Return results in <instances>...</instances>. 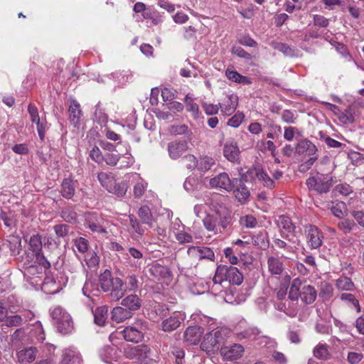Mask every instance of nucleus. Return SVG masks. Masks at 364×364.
I'll list each match as a JSON object with an SVG mask.
<instances>
[{"mask_svg":"<svg viewBox=\"0 0 364 364\" xmlns=\"http://www.w3.org/2000/svg\"><path fill=\"white\" fill-rule=\"evenodd\" d=\"M231 221L230 211L225 206L219 205L205 217L203 223L208 231L216 234L222 232L221 228L226 229L230 225Z\"/></svg>","mask_w":364,"mask_h":364,"instance_id":"1","label":"nucleus"},{"mask_svg":"<svg viewBox=\"0 0 364 364\" xmlns=\"http://www.w3.org/2000/svg\"><path fill=\"white\" fill-rule=\"evenodd\" d=\"M99 281L102 290L108 292L112 300L119 301L127 292V283L119 277H113L109 270L100 275Z\"/></svg>","mask_w":364,"mask_h":364,"instance_id":"2","label":"nucleus"},{"mask_svg":"<svg viewBox=\"0 0 364 364\" xmlns=\"http://www.w3.org/2000/svg\"><path fill=\"white\" fill-rule=\"evenodd\" d=\"M230 331L225 328H217L207 333L200 343V348L208 355L216 353L220 346L224 343Z\"/></svg>","mask_w":364,"mask_h":364,"instance_id":"3","label":"nucleus"},{"mask_svg":"<svg viewBox=\"0 0 364 364\" xmlns=\"http://www.w3.org/2000/svg\"><path fill=\"white\" fill-rule=\"evenodd\" d=\"M50 314L57 331L62 334L70 333L74 324L70 315L60 306L50 309Z\"/></svg>","mask_w":364,"mask_h":364,"instance_id":"4","label":"nucleus"},{"mask_svg":"<svg viewBox=\"0 0 364 364\" xmlns=\"http://www.w3.org/2000/svg\"><path fill=\"white\" fill-rule=\"evenodd\" d=\"M306 185L309 190L318 193H326L330 191L333 185V178L328 175L311 176L306 179Z\"/></svg>","mask_w":364,"mask_h":364,"instance_id":"5","label":"nucleus"},{"mask_svg":"<svg viewBox=\"0 0 364 364\" xmlns=\"http://www.w3.org/2000/svg\"><path fill=\"white\" fill-rule=\"evenodd\" d=\"M107 221L102 215L97 213H87L85 215V227L97 233H107Z\"/></svg>","mask_w":364,"mask_h":364,"instance_id":"6","label":"nucleus"},{"mask_svg":"<svg viewBox=\"0 0 364 364\" xmlns=\"http://www.w3.org/2000/svg\"><path fill=\"white\" fill-rule=\"evenodd\" d=\"M304 233L307 245L311 249H318L322 245L323 234L316 225H306L304 226Z\"/></svg>","mask_w":364,"mask_h":364,"instance_id":"7","label":"nucleus"},{"mask_svg":"<svg viewBox=\"0 0 364 364\" xmlns=\"http://www.w3.org/2000/svg\"><path fill=\"white\" fill-rule=\"evenodd\" d=\"M117 335H121L127 341L138 343L144 338L142 326L139 328L136 326H127L120 332L112 333L109 336V340L113 342Z\"/></svg>","mask_w":364,"mask_h":364,"instance_id":"8","label":"nucleus"},{"mask_svg":"<svg viewBox=\"0 0 364 364\" xmlns=\"http://www.w3.org/2000/svg\"><path fill=\"white\" fill-rule=\"evenodd\" d=\"M277 223L280 229L282 237L288 241L294 242L296 227L291 219L287 215H280L277 220Z\"/></svg>","mask_w":364,"mask_h":364,"instance_id":"9","label":"nucleus"},{"mask_svg":"<svg viewBox=\"0 0 364 364\" xmlns=\"http://www.w3.org/2000/svg\"><path fill=\"white\" fill-rule=\"evenodd\" d=\"M242 178L245 181H247L249 178L257 179L263 186L269 188L274 186V180L259 166L249 169Z\"/></svg>","mask_w":364,"mask_h":364,"instance_id":"10","label":"nucleus"},{"mask_svg":"<svg viewBox=\"0 0 364 364\" xmlns=\"http://www.w3.org/2000/svg\"><path fill=\"white\" fill-rule=\"evenodd\" d=\"M218 273L223 274L226 281L236 285L240 284L243 281L242 274L237 267L232 265H219Z\"/></svg>","mask_w":364,"mask_h":364,"instance_id":"11","label":"nucleus"},{"mask_svg":"<svg viewBox=\"0 0 364 364\" xmlns=\"http://www.w3.org/2000/svg\"><path fill=\"white\" fill-rule=\"evenodd\" d=\"M267 265L269 273L274 277L282 275L285 272L287 266L285 259L276 256L268 257Z\"/></svg>","mask_w":364,"mask_h":364,"instance_id":"12","label":"nucleus"},{"mask_svg":"<svg viewBox=\"0 0 364 364\" xmlns=\"http://www.w3.org/2000/svg\"><path fill=\"white\" fill-rule=\"evenodd\" d=\"M186 316L183 313L178 311L173 313L168 318L161 323L162 330L164 331H172L176 329L184 321Z\"/></svg>","mask_w":364,"mask_h":364,"instance_id":"13","label":"nucleus"},{"mask_svg":"<svg viewBox=\"0 0 364 364\" xmlns=\"http://www.w3.org/2000/svg\"><path fill=\"white\" fill-rule=\"evenodd\" d=\"M238 105V97L235 94L227 95L219 104L221 112L227 116L231 115Z\"/></svg>","mask_w":364,"mask_h":364,"instance_id":"14","label":"nucleus"},{"mask_svg":"<svg viewBox=\"0 0 364 364\" xmlns=\"http://www.w3.org/2000/svg\"><path fill=\"white\" fill-rule=\"evenodd\" d=\"M244 353V348L240 344H234L230 347L220 348V355L225 360H234L240 358Z\"/></svg>","mask_w":364,"mask_h":364,"instance_id":"15","label":"nucleus"},{"mask_svg":"<svg viewBox=\"0 0 364 364\" xmlns=\"http://www.w3.org/2000/svg\"><path fill=\"white\" fill-rule=\"evenodd\" d=\"M212 188H218L230 191L232 189V183L227 173H220L210 180Z\"/></svg>","mask_w":364,"mask_h":364,"instance_id":"16","label":"nucleus"},{"mask_svg":"<svg viewBox=\"0 0 364 364\" xmlns=\"http://www.w3.org/2000/svg\"><path fill=\"white\" fill-rule=\"evenodd\" d=\"M188 144L185 140L173 141L168 144V155L172 159H177L188 150Z\"/></svg>","mask_w":364,"mask_h":364,"instance_id":"17","label":"nucleus"},{"mask_svg":"<svg viewBox=\"0 0 364 364\" xmlns=\"http://www.w3.org/2000/svg\"><path fill=\"white\" fill-rule=\"evenodd\" d=\"M240 151L237 144L230 140L227 141L223 147V156L230 162L236 163L240 159Z\"/></svg>","mask_w":364,"mask_h":364,"instance_id":"18","label":"nucleus"},{"mask_svg":"<svg viewBox=\"0 0 364 364\" xmlns=\"http://www.w3.org/2000/svg\"><path fill=\"white\" fill-rule=\"evenodd\" d=\"M203 333V328L198 326L188 327L183 335L184 341L189 345H196Z\"/></svg>","mask_w":364,"mask_h":364,"instance_id":"19","label":"nucleus"},{"mask_svg":"<svg viewBox=\"0 0 364 364\" xmlns=\"http://www.w3.org/2000/svg\"><path fill=\"white\" fill-rule=\"evenodd\" d=\"M37 352V348L35 347L22 349L16 353L17 360L21 364L32 363L36 359Z\"/></svg>","mask_w":364,"mask_h":364,"instance_id":"20","label":"nucleus"},{"mask_svg":"<svg viewBox=\"0 0 364 364\" xmlns=\"http://www.w3.org/2000/svg\"><path fill=\"white\" fill-rule=\"evenodd\" d=\"M126 255L128 263L131 267H140L142 264L144 256L139 250L135 247H129Z\"/></svg>","mask_w":364,"mask_h":364,"instance_id":"21","label":"nucleus"},{"mask_svg":"<svg viewBox=\"0 0 364 364\" xmlns=\"http://www.w3.org/2000/svg\"><path fill=\"white\" fill-rule=\"evenodd\" d=\"M130 177L132 178V181H135V184L133 188L134 196L136 198H139L146 192L148 183L136 173H132Z\"/></svg>","mask_w":364,"mask_h":364,"instance_id":"22","label":"nucleus"},{"mask_svg":"<svg viewBox=\"0 0 364 364\" xmlns=\"http://www.w3.org/2000/svg\"><path fill=\"white\" fill-rule=\"evenodd\" d=\"M299 296L304 303L311 304L316 300L317 291L314 287L311 285H304L299 293Z\"/></svg>","mask_w":364,"mask_h":364,"instance_id":"23","label":"nucleus"},{"mask_svg":"<svg viewBox=\"0 0 364 364\" xmlns=\"http://www.w3.org/2000/svg\"><path fill=\"white\" fill-rule=\"evenodd\" d=\"M76 184L77 181L70 178L63 179L60 191L62 196L67 199L72 198L75 193Z\"/></svg>","mask_w":364,"mask_h":364,"instance_id":"24","label":"nucleus"},{"mask_svg":"<svg viewBox=\"0 0 364 364\" xmlns=\"http://www.w3.org/2000/svg\"><path fill=\"white\" fill-rule=\"evenodd\" d=\"M68 113L70 123L74 127H77L82 116V111L80 109V105L77 101H71L68 109Z\"/></svg>","mask_w":364,"mask_h":364,"instance_id":"25","label":"nucleus"},{"mask_svg":"<svg viewBox=\"0 0 364 364\" xmlns=\"http://www.w3.org/2000/svg\"><path fill=\"white\" fill-rule=\"evenodd\" d=\"M132 315L133 314L131 311L122 306H116L112 310L111 318L113 321L119 323L131 318Z\"/></svg>","mask_w":364,"mask_h":364,"instance_id":"26","label":"nucleus"},{"mask_svg":"<svg viewBox=\"0 0 364 364\" xmlns=\"http://www.w3.org/2000/svg\"><path fill=\"white\" fill-rule=\"evenodd\" d=\"M80 353L73 349H67L63 355L61 364H82Z\"/></svg>","mask_w":364,"mask_h":364,"instance_id":"27","label":"nucleus"},{"mask_svg":"<svg viewBox=\"0 0 364 364\" xmlns=\"http://www.w3.org/2000/svg\"><path fill=\"white\" fill-rule=\"evenodd\" d=\"M41 289L46 294H53L59 291L60 287L53 276L46 275L41 284Z\"/></svg>","mask_w":364,"mask_h":364,"instance_id":"28","label":"nucleus"},{"mask_svg":"<svg viewBox=\"0 0 364 364\" xmlns=\"http://www.w3.org/2000/svg\"><path fill=\"white\" fill-rule=\"evenodd\" d=\"M296 151L300 154L314 155L316 152L317 149L311 141L305 139L298 143Z\"/></svg>","mask_w":364,"mask_h":364,"instance_id":"29","label":"nucleus"},{"mask_svg":"<svg viewBox=\"0 0 364 364\" xmlns=\"http://www.w3.org/2000/svg\"><path fill=\"white\" fill-rule=\"evenodd\" d=\"M121 304L126 307L127 310L136 311L141 307V301L135 294H131L122 299Z\"/></svg>","mask_w":364,"mask_h":364,"instance_id":"30","label":"nucleus"},{"mask_svg":"<svg viewBox=\"0 0 364 364\" xmlns=\"http://www.w3.org/2000/svg\"><path fill=\"white\" fill-rule=\"evenodd\" d=\"M98 181L100 184L108 191L112 189L115 183V178L112 173L100 172L97 175Z\"/></svg>","mask_w":364,"mask_h":364,"instance_id":"31","label":"nucleus"},{"mask_svg":"<svg viewBox=\"0 0 364 364\" xmlns=\"http://www.w3.org/2000/svg\"><path fill=\"white\" fill-rule=\"evenodd\" d=\"M226 77L231 81L242 85H249L252 83L250 78L240 75L237 71L228 68L225 70Z\"/></svg>","mask_w":364,"mask_h":364,"instance_id":"32","label":"nucleus"},{"mask_svg":"<svg viewBox=\"0 0 364 364\" xmlns=\"http://www.w3.org/2000/svg\"><path fill=\"white\" fill-rule=\"evenodd\" d=\"M138 216L143 224L147 225L149 228L153 227L154 220L151 210L148 206H141L139 209Z\"/></svg>","mask_w":364,"mask_h":364,"instance_id":"33","label":"nucleus"},{"mask_svg":"<svg viewBox=\"0 0 364 364\" xmlns=\"http://www.w3.org/2000/svg\"><path fill=\"white\" fill-rule=\"evenodd\" d=\"M100 357L105 363H112V362L117 360L118 355L114 348L112 346H105L101 350Z\"/></svg>","mask_w":364,"mask_h":364,"instance_id":"34","label":"nucleus"},{"mask_svg":"<svg viewBox=\"0 0 364 364\" xmlns=\"http://www.w3.org/2000/svg\"><path fill=\"white\" fill-rule=\"evenodd\" d=\"M144 19H149L152 25H159L162 22V16L153 6H149L142 14Z\"/></svg>","mask_w":364,"mask_h":364,"instance_id":"35","label":"nucleus"},{"mask_svg":"<svg viewBox=\"0 0 364 364\" xmlns=\"http://www.w3.org/2000/svg\"><path fill=\"white\" fill-rule=\"evenodd\" d=\"M174 236L179 244L191 243L193 241L192 235L186 230L185 225H182V229L178 228L173 231Z\"/></svg>","mask_w":364,"mask_h":364,"instance_id":"36","label":"nucleus"},{"mask_svg":"<svg viewBox=\"0 0 364 364\" xmlns=\"http://www.w3.org/2000/svg\"><path fill=\"white\" fill-rule=\"evenodd\" d=\"M151 360L150 348L146 345H139L136 360L140 363L149 364Z\"/></svg>","mask_w":364,"mask_h":364,"instance_id":"37","label":"nucleus"},{"mask_svg":"<svg viewBox=\"0 0 364 364\" xmlns=\"http://www.w3.org/2000/svg\"><path fill=\"white\" fill-rule=\"evenodd\" d=\"M234 194L238 201L242 203H245L250 195L248 188L241 181H239L237 187L234 190Z\"/></svg>","mask_w":364,"mask_h":364,"instance_id":"38","label":"nucleus"},{"mask_svg":"<svg viewBox=\"0 0 364 364\" xmlns=\"http://www.w3.org/2000/svg\"><path fill=\"white\" fill-rule=\"evenodd\" d=\"M9 247L13 255H17L21 250V240L18 236L11 235L7 240Z\"/></svg>","mask_w":364,"mask_h":364,"instance_id":"39","label":"nucleus"},{"mask_svg":"<svg viewBox=\"0 0 364 364\" xmlns=\"http://www.w3.org/2000/svg\"><path fill=\"white\" fill-rule=\"evenodd\" d=\"M215 165V160L208 156H203L198 160L197 168L199 171L205 172Z\"/></svg>","mask_w":364,"mask_h":364,"instance_id":"40","label":"nucleus"},{"mask_svg":"<svg viewBox=\"0 0 364 364\" xmlns=\"http://www.w3.org/2000/svg\"><path fill=\"white\" fill-rule=\"evenodd\" d=\"M301 282L299 278L294 279L290 286L289 298L294 301L297 300L299 297V293L301 291Z\"/></svg>","mask_w":364,"mask_h":364,"instance_id":"41","label":"nucleus"},{"mask_svg":"<svg viewBox=\"0 0 364 364\" xmlns=\"http://www.w3.org/2000/svg\"><path fill=\"white\" fill-rule=\"evenodd\" d=\"M336 286L341 291H351L354 287L351 279L346 277H341L338 279L336 282Z\"/></svg>","mask_w":364,"mask_h":364,"instance_id":"42","label":"nucleus"},{"mask_svg":"<svg viewBox=\"0 0 364 364\" xmlns=\"http://www.w3.org/2000/svg\"><path fill=\"white\" fill-rule=\"evenodd\" d=\"M107 309L105 306L96 309L94 314L95 323L98 326H103L107 319Z\"/></svg>","mask_w":364,"mask_h":364,"instance_id":"43","label":"nucleus"},{"mask_svg":"<svg viewBox=\"0 0 364 364\" xmlns=\"http://www.w3.org/2000/svg\"><path fill=\"white\" fill-rule=\"evenodd\" d=\"M314 355L318 359H328L329 353L327 345L323 343L318 344L314 350Z\"/></svg>","mask_w":364,"mask_h":364,"instance_id":"44","label":"nucleus"},{"mask_svg":"<svg viewBox=\"0 0 364 364\" xmlns=\"http://www.w3.org/2000/svg\"><path fill=\"white\" fill-rule=\"evenodd\" d=\"M95 120L101 126H106L108 122V116L105 111L100 107L99 105L96 106L95 112Z\"/></svg>","mask_w":364,"mask_h":364,"instance_id":"45","label":"nucleus"},{"mask_svg":"<svg viewBox=\"0 0 364 364\" xmlns=\"http://www.w3.org/2000/svg\"><path fill=\"white\" fill-rule=\"evenodd\" d=\"M29 245L31 250L34 253L42 251L41 237L38 234L31 236L29 240Z\"/></svg>","mask_w":364,"mask_h":364,"instance_id":"46","label":"nucleus"},{"mask_svg":"<svg viewBox=\"0 0 364 364\" xmlns=\"http://www.w3.org/2000/svg\"><path fill=\"white\" fill-rule=\"evenodd\" d=\"M256 340L257 341V344L261 346L268 348H274L277 346L276 341L269 336H259Z\"/></svg>","mask_w":364,"mask_h":364,"instance_id":"47","label":"nucleus"},{"mask_svg":"<svg viewBox=\"0 0 364 364\" xmlns=\"http://www.w3.org/2000/svg\"><path fill=\"white\" fill-rule=\"evenodd\" d=\"M62 218L68 223H75L77 220V213L72 208H63L61 211Z\"/></svg>","mask_w":364,"mask_h":364,"instance_id":"48","label":"nucleus"},{"mask_svg":"<svg viewBox=\"0 0 364 364\" xmlns=\"http://www.w3.org/2000/svg\"><path fill=\"white\" fill-rule=\"evenodd\" d=\"M252 242L255 245L260 247H265L268 245L266 232H260L252 237Z\"/></svg>","mask_w":364,"mask_h":364,"instance_id":"49","label":"nucleus"},{"mask_svg":"<svg viewBox=\"0 0 364 364\" xmlns=\"http://www.w3.org/2000/svg\"><path fill=\"white\" fill-rule=\"evenodd\" d=\"M340 298L342 301H346L351 304L352 306L354 307L358 312L360 311V306L358 300L355 297L353 294L343 293L341 294Z\"/></svg>","mask_w":364,"mask_h":364,"instance_id":"50","label":"nucleus"},{"mask_svg":"<svg viewBox=\"0 0 364 364\" xmlns=\"http://www.w3.org/2000/svg\"><path fill=\"white\" fill-rule=\"evenodd\" d=\"M128 186L127 184L125 182H121L114 184L112 189L109 190V193H112L113 194H115L116 196L119 197H122L125 195L127 191Z\"/></svg>","mask_w":364,"mask_h":364,"instance_id":"51","label":"nucleus"},{"mask_svg":"<svg viewBox=\"0 0 364 364\" xmlns=\"http://www.w3.org/2000/svg\"><path fill=\"white\" fill-rule=\"evenodd\" d=\"M139 346H132L127 345L124 347V355L127 358L136 360L138 351H139Z\"/></svg>","mask_w":364,"mask_h":364,"instance_id":"52","label":"nucleus"},{"mask_svg":"<svg viewBox=\"0 0 364 364\" xmlns=\"http://www.w3.org/2000/svg\"><path fill=\"white\" fill-rule=\"evenodd\" d=\"M281 117L283 122L287 124H295L298 115L295 112H292L289 109H284L281 114Z\"/></svg>","mask_w":364,"mask_h":364,"instance_id":"53","label":"nucleus"},{"mask_svg":"<svg viewBox=\"0 0 364 364\" xmlns=\"http://www.w3.org/2000/svg\"><path fill=\"white\" fill-rule=\"evenodd\" d=\"M130 225L134 233L138 235H143L145 232L144 228L134 215H129Z\"/></svg>","mask_w":364,"mask_h":364,"instance_id":"54","label":"nucleus"},{"mask_svg":"<svg viewBox=\"0 0 364 364\" xmlns=\"http://www.w3.org/2000/svg\"><path fill=\"white\" fill-rule=\"evenodd\" d=\"M345 208L346 204L343 202H338L331 205V211L334 216L338 218H341L344 216L343 210Z\"/></svg>","mask_w":364,"mask_h":364,"instance_id":"55","label":"nucleus"},{"mask_svg":"<svg viewBox=\"0 0 364 364\" xmlns=\"http://www.w3.org/2000/svg\"><path fill=\"white\" fill-rule=\"evenodd\" d=\"M260 333V331L257 328H250L248 329L245 330L242 332L239 333L238 337L240 338H251L255 339L257 338V336H259Z\"/></svg>","mask_w":364,"mask_h":364,"instance_id":"56","label":"nucleus"},{"mask_svg":"<svg viewBox=\"0 0 364 364\" xmlns=\"http://www.w3.org/2000/svg\"><path fill=\"white\" fill-rule=\"evenodd\" d=\"M240 224L247 228H252L257 224V220L253 215H245L240 218Z\"/></svg>","mask_w":364,"mask_h":364,"instance_id":"57","label":"nucleus"},{"mask_svg":"<svg viewBox=\"0 0 364 364\" xmlns=\"http://www.w3.org/2000/svg\"><path fill=\"white\" fill-rule=\"evenodd\" d=\"M183 163L188 169L193 170L197 168L198 159L195 156L188 154L183 158Z\"/></svg>","mask_w":364,"mask_h":364,"instance_id":"58","label":"nucleus"},{"mask_svg":"<svg viewBox=\"0 0 364 364\" xmlns=\"http://www.w3.org/2000/svg\"><path fill=\"white\" fill-rule=\"evenodd\" d=\"M338 228L345 234L349 233L353 227L355 226V223L349 219L341 220L338 224Z\"/></svg>","mask_w":364,"mask_h":364,"instance_id":"59","label":"nucleus"},{"mask_svg":"<svg viewBox=\"0 0 364 364\" xmlns=\"http://www.w3.org/2000/svg\"><path fill=\"white\" fill-rule=\"evenodd\" d=\"M103 156L102 151L100 149L95 146L92 147V149L90 151V157L96 163L99 164H103Z\"/></svg>","mask_w":364,"mask_h":364,"instance_id":"60","label":"nucleus"},{"mask_svg":"<svg viewBox=\"0 0 364 364\" xmlns=\"http://www.w3.org/2000/svg\"><path fill=\"white\" fill-rule=\"evenodd\" d=\"M338 119L341 123L348 124L354 122V117L350 109H346L339 114Z\"/></svg>","mask_w":364,"mask_h":364,"instance_id":"61","label":"nucleus"},{"mask_svg":"<svg viewBox=\"0 0 364 364\" xmlns=\"http://www.w3.org/2000/svg\"><path fill=\"white\" fill-rule=\"evenodd\" d=\"M119 160V154L114 153H106L103 156V163L109 166H115Z\"/></svg>","mask_w":364,"mask_h":364,"instance_id":"62","label":"nucleus"},{"mask_svg":"<svg viewBox=\"0 0 364 364\" xmlns=\"http://www.w3.org/2000/svg\"><path fill=\"white\" fill-rule=\"evenodd\" d=\"M23 318L20 315H13L8 316L5 318V324L7 326H20L23 322Z\"/></svg>","mask_w":364,"mask_h":364,"instance_id":"63","label":"nucleus"},{"mask_svg":"<svg viewBox=\"0 0 364 364\" xmlns=\"http://www.w3.org/2000/svg\"><path fill=\"white\" fill-rule=\"evenodd\" d=\"M244 114L242 112H237L234 116L229 119L228 125L232 127H238L244 119Z\"/></svg>","mask_w":364,"mask_h":364,"instance_id":"64","label":"nucleus"}]
</instances>
